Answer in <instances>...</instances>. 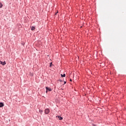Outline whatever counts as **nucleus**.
Segmentation results:
<instances>
[{
    "mask_svg": "<svg viewBox=\"0 0 126 126\" xmlns=\"http://www.w3.org/2000/svg\"><path fill=\"white\" fill-rule=\"evenodd\" d=\"M49 113H50V109H49L48 108L46 109L45 110V114H46V115H48Z\"/></svg>",
    "mask_w": 126,
    "mask_h": 126,
    "instance_id": "1",
    "label": "nucleus"
},
{
    "mask_svg": "<svg viewBox=\"0 0 126 126\" xmlns=\"http://www.w3.org/2000/svg\"><path fill=\"white\" fill-rule=\"evenodd\" d=\"M50 64H52V63H50Z\"/></svg>",
    "mask_w": 126,
    "mask_h": 126,
    "instance_id": "17",
    "label": "nucleus"
},
{
    "mask_svg": "<svg viewBox=\"0 0 126 126\" xmlns=\"http://www.w3.org/2000/svg\"><path fill=\"white\" fill-rule=\"evenodd\" d=\"M31 30L32 31H33V30H35V27H33V26L32 27Z\"/></svg>",
    "mask_w": 126,
    "mask_h": 126,
    "instance_id": "5",
    "label": "nucleus"
},
{
    "mask_svg": "<svg viewBox=\"0 0 126 126\" xmlns=\"http://www.w3.org/2000/svg\"><path fill=\"white\" fill-rule=\"evenodd\" d=\"M45 88H46L47 91H49V92L52 91V89H51L48 87H46Z\"/></svg>",
    "mask_w": 126,
    "mask_h": 126,
    "instance_id": "3",
    "label": "nucleus"
},
{
    "mask_svg": "<svg viewBox=\"0 0 126 126\" xmlns=\"http://www.w3.org/2000/svg\"><path fill=\"white\" fill-rule=\"evenodd\" d=\"M0 64H2V65H5L6 64V62L5 61H4L2 62V61H0Z\"/></svg>",
    "mask_w": 126,
    "mask_h": 126,
    "instance_id": "2",
    "label": "nucleus"
},
{
    "mask_svg": "<svg viewBox=\"0 0 126 126\" xmlns=\"http://www.w3.org/2000/svg\"><path fill=\"white\" fill-rule=\"evenodd\" d=\"M58 119H59L60 121H62V120H63V117L61 116H58Z\"/></svg>",
    "mask_w": 126,
    "mask_h": 126,
    "instance_id": "7",
    "label": "nucleus"
},
{
    "mask_svg": "<svg viewBox=\"0 0 126 126\" xmlns=\"http://www.w3.org/2000/svg\"><path fill=\"white\" fill-rule=\"evenodd\" d=\"M3 6V5H2V3H0V8H1V7H2Z\"/></svg>",
    "mask_w": 126,
    "mask_h": 126,
    "instance_id": "8",
    "label": "nucleus"
},
{
    "mask_svg": "<svg viewBox=\"0 0 126 126\" xmlns=\"http://www.w3.org/2000/svg\"><path fill=\"white\" fill-rule=\"evenodd\" d=\"M59 13V12H57L55 13V15H57V14Z\"/></svg>",
    "mask_w": 126,
    "mask_h": 126,
    "instance_id": "12",
    "label": "nucleus"
},
{
    "mask_svg": "<svg viewBox=\"0 0 126 126\" xmlns=\"http://www.w3.org/2000/svg\"><path fill=\"white\" fill-rule=\"evenodd\" d=\"M92 125H93V126H96V125H95V124H92Z\"/></svg>",
    "mask_w": 126,
    "mask_h": 126,
    "instance_id": "11",
    "label": "nucleus"
},
{
    "mask_svg": "<svg viewBox=\"0 0 126 126\" xmlns=\"http://www.w3.org/2000/svg\"><path fill=\"white\" fill-rule=\"evenodd\" d=\"M48 91H47V90H46V93H48Z\"/></svg>",
    "mask_w": 126,
    "mask_h": 126,
    "instance_id": "14",
    "label": "nucleus"
},
{
    "mask_svg": "<svg viewBox=\"0 0 126 126\" xmlns=\"http://www.w3.org/2000/svg\"><path fill=\"white\" fill-rule=\"evenodd\" d=\"M61 77H65V74H61Z\"/></svg>",
    "mask_w": 126,
    "mask_h": 126,
    "instance_id": "6",
    "label": "nucleus"
},
{
    "mask_svg": "<svg viewBox=\"0 0 126 126\" xmlns=\"http://www.w3.org/2000/svg\"><path fill=\"white\" fill-rule=\"evenodd\" d=\"M51 65H52V64H50V66H51Z\"/></svg>",
    "mask_w": 126,
    "mask_h": 126,
    "instance_id": "16",
    "label": "nucleus"
},
{
    "mask_svg": "<svg viewBox=\"0 0 126 126\" xmlns=\"http://www.w3.org/2000/svg\"><path fill=\"white\" fill-rule=\"evenodd\" d=\"M39 113H40V114L42 115V113H43V110L39 109Z\"/></svg>",
    "mask_w": 126,
    "mask_h": 126,
    "instance_id": "9",
    "label": "nucleus"
},
{
    "mask_svg": "<svg viewBox=\"0 0 126 126\" xmlns=\"http://www.w3.org/2000/svg\"><path fill=\"white\" fill-rule=\"evenodd\" d=\"M70 81H72V80H71V79H70Z\"/></svg>",
    "mask_w": 126,
    "mask_h": 126,
    "instance_id": "15",
    "label": "nucleus"
},
{
    "mask_svg": "<svg viewBox=\"0 0 126 126\" xmlns=\"http://www.w3.org/2000/svg\"><path fill=\"white\" fill-rule=\"evenodd\" d=\"M59 81H60V82H63V80L59 79Z\"/></svg>",
    "mask_w": 126,
    "mask_h": 126,
    "instance_id": "10",
    "label": "nucleus"
},
{
    "mask_svg": "<svg viewBox=\"0 0 126 126\" xmlns=\"http://www.w3.org/2000/svg\"><path fill=\"white\" fill-rule=\"evenodd\" d=\"M66 84V81H64V84Z\"/></svg>",
    "mask_w": 126,
    "mask_h": 126,
    "instance_id": "13",
    "label": "nucleus"
},
{
    "mask_svg": "<svg viewBox=\"0 0 126 126\" xmlns=\"http://www.w3.org/2000/svg\"><path fill=\"white\" fill-rule=\"evenodd\" d=\"M4 106V104L3 102H0V108H2Z\"/></svg>",
    "mask_w": 126,
    "mask_h": 126,
    "instance_id": "4",
    "label": "nucleus"
}]
</instances>
